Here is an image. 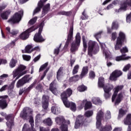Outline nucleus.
I'll return each mask as SVG.
<instances>
[{
	"instance_id": "33",
	"label": "nucleus",
	"mask_w": 131,
	"mask_h": 131,
	"mask_svg": "<svg viewBox=\"0 0 131 131\" xmlns=\"http://www.w3.org/2000/svg\"><path fill=\"white\" fill-rule=\"evenodd\" d=\"M92 102L95 105H100V104H102V101L98 97H93L92 99Z\"/></svg>"
},
{
	"instance_id": "2",
	"label": "nucleus",
	"mask_w": 131,
	"mask_h": 131,
	"mask_svg": "<svg viewBox=\"0 0 131 131\" xmlns=\"http://www.w3.org/2000/svg\"><path fill=\"white\" fill-rule=\"evenodd\" d=\"M25 69H26V66L23 64H20L16 69L13 71L12 77L13 78H15V81L19 79V77L26 74L27 71H25Z\"/></svg>"
},
{
	"instance_id": "40",
	"label": "nucleus",
	"mask_w": 131,
	"mask_h": 131,
	"mask_svg": "<svg viewBox=\"0 0 131 131\" xmlns=\"http://www.w3.org/2000/svg\"><path fill=\"white\" fill-rule=\"evenodd\" d=\"M93 115H94V111H86L84 113V116L86 117H91Z\"/></svg>"
},
{
	"instance_id": "34",
	"label": "nucleus",
	"mask_w": 131,
	"mask_h": 131,
	"mask_svg": "<svg viewBox=\"0 0 131 131\" xmlns=\"http://www.w3.org/2000/svg\"><path fill=\"white\" fill-rule=\"evenodd\" d=\"M124 123L125 125L130 124L131 123V114H128L126 118L124 120Z\"/></svg>"
},
{
	"instance_id": "59",
	"label": "nucleus",
	"mask_w": 131,
	"mask_h": 131,
	"mask_svg": "<svg viewBox=\"0 0 131 131\" xmlns=\"http://www.w3.org/2000/svg\"><path fill=\"white\" fill-rule=\"evenodd\" d=\"M121 53H127L128 52V49L126 47H123L122 49L120 50Z\"/></svg>"
},
{
	"instance_id": "56",
	"label": "nucleus",
	"mask_w": 131,
	"mask_h": 131,
	"mask_svg": "<svg viewBox=\"0 0 131 131\" xmlns=\"http://www.w3.org/2000/svg\"><path fill=\"white\" fill-rule=\"evenodd\" d=\"M42 117V115H40L39 114L37 115L36 116V120H35L36 122H38L39 120L41 119Z\"/></svg>"
},
{
	"instance_id": "17",
	"label": "nucleus",
	"mask_w": 131,
	"mask_h": 131,
	"mask_svg": "<svg viewBox=\"0 0 131 131\" xmlns=\"http://www.w3.org/2000/svg\"><path fill=\"white\" fill-rule=\"evenodd\" d=\"M128 6L131 7V0H125V2L121 4L120 9L118 11H116V12L119 13L121 11H125Z\"/></svg>"
},
{
	"instance_id": "38",
	"label": "nucleus",
	"mask_w": 131,
	"mask_h": 131,
	"mask_svg": "<svg viewBox=\"0 0 131 131\" xmlns=\"http://www.w3.org/2000/svg\"><path fill=\"white\" fill-rule=\"evenodd\" d=\"M50 11V4H47L43 8L42 14H47Z\"/></svg>"
},
{
	"instance_id": "44",
	"label": "nucleus",
	"mask_w": 131,
	"mask_h": 131,
	"mask_svg": "<svg viewBox=\"0 0 131 131\" xmlns=\"http://www.w3.org/2000/svg\"><path fill=\"white\" fill-rule=\"evenodd\" d=\"M79 79V76L78 75H76L73 77H72L70 78V81H77Z\"/></svg>"
},
{
	"instance_id": "29",
	"label": "nucleus",
	"mask_w": 131,
	"mask_h": 131,
	"mask_svg": "<svg viewBox=\"0 0 131 131\" xmlns=\"http://www.w3.org/2000/svg\"><path fill=\"white\" fill-rule=\"evenodd\" d=\"M63 68H60L57 73V79L58 80H60L63 78Z\"/></svg>"
},
{
	"instance_id": "64",
	"label": "nucleus",
	"mask_w": 131,
	"mask_h": 131,
	"mask_svg": "<svg viewBox=\"0 0 131 131\" xmlns=\"http://www.w3.org/2000/svg\"><path fill=\"white\" fill-rule=\"evenodd\" d=\"M39 130L40 131H49L46 128H45L43 127H40Z\"/></svg>"
},
{
	"instance_id": "25",
	"label": "nucleus",
	"mask_w": 131,
	"mask_h": 131,
	"mask_svg": "<svg viewBox=\"0 0 131 131\" xmlns=\"http://www.w3.org/2000/svg\"><path fill=\"white\" fill-rule=\"evenodd\" d=\"M119 27V26L118 25V23L116 21H114L112 25V29H110V28H107L108 33H111L113 29H115L117 30V29H118Z\"/></svg>"
},
{
	"instance_id": "11",
	"label": "nucleus",
	"mask_w": 131,
	"mask_h": 131,
	"mask_svg": "<svg viewBox=\"0 0 131 131\" xmlns=\"http://www.w3.org/2000/svg\"><path fill=\"white\" fill-rule=\"evenodd\" d=\"M75 39V42H73L71 45V52H72L77 51L78 47H79L80 43V34L79 33H77Z\"/></svg>"
},
{
	"instance_id": "63",
	"label": "nucleus",
	"mask_w": 131,
	"mask_h": 131,
	"mask_svg": "<svg viewBox=\"0 0 131 131\" xmlns=\"http://www.w3.org/2000/svg\"><path fill=\"white\" fill-rule=\"evenodd\" d=\"M95 76V73L93 71L90 72V77H91V78H94Z\"/></svg>"
},
{
	"instance_id": "14",
	"label": "nucleus",
	"mask_w": 131,
	"mask_h": 131,
	"mask_svg": "<svg viewBox=\"0 0 131 131\" xmlns=\"http://www.w3.org/2000/svg\"><path fill=\"white\" fill-rule=\"evenodd\" d=\"M121 75H122V72L117 70H115L111 74L110 76V79L113 81H115L117 80V78H118V77H120Z\"/></svg>"
},
{
	"instance_id": "39",
	"label": "nucleus",
	"mask_w": 131,
	"mask_h": 131,
	"mask_svg": "<svg viewBox=\"0 0 131 131\" xmlns=\"http://www.w3.org/2000/svg\"><path fill=\"white\" fill-rule=\"evenodd\" d=\"M88 67H83L81 74V77H83V76L86 75V74H88Z\"/></svg>"
},
{
	"instance_id": "36",
	"label": "nucleus",
	"mask_w": 131,
	"mask_h": 131,
	"mask_svg": "<svg viewBox=\"0 0 131 131\" xmlns=\"http://www.w3.org/2000/svg\"><path fill=\"white\" fill-rule=\"evenodd\" d=\"M6 30L8 31L9 33H10V34H12V35H16V34H17V33L19 32L18 31L16 30H12L11 31V28H10V27H9L6 28Z\"/></svg>"
},
{
	"instance_id": "6",
	"label": "nucleus",
	"mask_w": 131,
	"mask_h": 131,
	"mask_svg": "<svg viewBox=\"0 0 131 131\" xmlns=\"http://www.w3.org/2000/svg\"><path fill=\"white\" fill-rule=\"evenodd\" d=\"M126 38L124 32L120 31L118 33V37L117 38L116 44L115 46L116 50H119L122 47V43Z\"/></svg>"
},
{
	"instance_id": "22",
	"label": "nucleus",
	"mask_w": 131,
	"mask_h": 131,
	"mask_svg": "<svg viewBox=\"0 0 131 131\" xmlns=\"http://www.w3.org/2000/svg\"><path fill=\"white\" fill-rule=\"evenodd\" d=\"M56 85L57 84L55 82V81L53 82L50 84V90L54 94V95H55V96H57L58 94H59V92H58V90H57V88H56Z\"/></svg>"
},
{
	"instance_id": "5",
	"label": "nucleus",
	"mask_w": 131,
	"mask_h": 131,
	"mask_svg": "<svg viewBox=\"0 0 131 131\" xmlns=\"http://www.w3.org/2000/svg\"><path fill=\"white\" fill-rule=\"evenodd\" d=\"M88 125V122L83 116L79 115L76 118L75 122L74 128L78 129L82 126Z\"/></svg>"
},
{
	"instance_id": "15",
	"label": "nucleus",
	"mask_w": 131,
	"mask_h": 131,
	"mask_svg": "<svg viewBox=\"0 0 131 131\" xmlns=\"http://www.w3.org/2000/svg\"><path fill=\"white\" fill-rule=\"evenodd\" d=\"M29 122L31 125V128L29 127L27 124H25L23 127V131H35V129L33 128V126H34V121L32 116H30Z\"/></svg>"
},
{
	"instance_id": "48",
	"label": "nucleus",
	"mask_w": 131,
	"mask_h": 131,
	"mask_svg": "<svg viewBox=\"0 0 131 131\" xmlns=\"http://www.w3.org/2000/svg\"><path fill=\"white\" fill-rule=\"evenodd\" d=\"M23 58L24 60H25V61H30V59H31V56L29 55H23Z\"/></svg>"
},
{
	"instance_id": "8",
	"label": "nucleus",
	"mask_w": 131,
	"mask_h": 131,
	"mask_svg": "<svg viewBox=\"0 0 131 131\" xmlns=\"http://www.w3.org/2000/svg\"><path fill=\"white\" fill-rule=\"evenodd\" d=\"M44 25L45 24L42 22L39 27L38 33L35 34V36H34L33 39L36 42H43V41L46 40V39H45V38L42 37V36H41V31H42V28H43Z\"/></svg>"
},
{
	"instance_id": "24",
	"label": "nucleus",
	"mask_w": 131,
	"mask_h": 131,
	"mask_svg": "<svg viewBox=\"0 0 131 131\" xmlns=\"http://www.w3.org/2000/svg\"><path fill=\"white\" fill-rule=\"evenodd\" d=\"M34 51L33 49V45L32 44L28 45L25 47V51H23V53H27V54H31Z\"/></svg>"
},
{
	"instance_id": "21",
	"label": "nucleus",
	"mask_w": 131,
	"mask_h": 131,
	"mask_svg": "<svg viewBox=\"0 0 131 131\" xmlns=\"http://www.w3.org/2000/svg\"><path fill=\"white\" fill-rule=\"evenodd\" d=\"M48 0H40L38 3V7L34 10L33 15L34 14H36V13H38L39 11H40V9L43 7L45 5V3L47 2Z\"/></svg>"
},
{
	"instance_id": "52",
	"label": "nucleus",
	"mask_w": 131,
	"mask_h": 131,
	"mask_svg": "<svg viewBox=\"0 0 131 131\" xmlns=\"http://www.w3.org/2000/svg\"><path fill=\"white\" fill-rule=\"evenodd\" d=\"M117 37V33L116 32H113L112 33V40H115Z\"/></svg>"
},
{
	"instance_id": "54",
	"label": "nucleus",
	"mask_w": 131,
	"mask_h": 131,
	"mask_svg": "<svg viewBox=\"0 0 131 131\" xmlns=\"http://www.w3.org/2000/svg\"><path fill=\"white\" fill-rule=\"evenodd\" d=\"M102 33V31H100L96 34H95L94 36L95 38H96L98 40V38H100L101 37V34Z\"/></svg>"
},
{
	"instance_id": "61",
	"label": "nucleus",
	"mask_w": 131,
	"mask_h": 131,
	"mask_svg": "<svg viewBox=\"0 0 131 131\" xmlns=\"http://www.w3.org/2000/svg\"><path fill=\"white\" fill-rule=\"evenodd\" d=\"M8 77H9V75L7 74H4L0 76V79H4V78H7Z\"/></svg>"
},
{
	"instance_id": "58",
	"label": "nucleus",
	"mask_w": 131,
	"mask_h": 131,
	"mask_svg": "<svg viewBox=\"0 0 131 131\" xmlns=\"http://www.w3.org/2000/svg\"><path fill=\"white\" fill-rule=\"evenodd\" d=\"M28 115H29V114H25V112H21L20 114V117H23V118H25V117H26V116H28Z\"/></svg>"
},
{
	"instance_id": "10",
	"label": "nucleus",
	"mask_w": 131,
	"mask_h": 131,
	"mask_svg": "<svg viewBox=\"0 0 131 131\" xmlns=\"http://www.w3.org/2000/svg\"><path fill=\"white\" fill-rule=\"evenodd\" d=\"M96 42L90 40L88 42V55L92 56V53H97L99 51V47H95Z\"/></svg>"
},
{
	"instance_id": "27",
	"label": "nucleus",
	"mask_w": 131,
	"mask_h": 131,
	"mask_svg": "<svg viewBox=\"0 0 131 131\" xmlns=\"http://www.w3.org/2000/svg\"><path fill=\"white\" fill-rule=\"evenodd\" d=\"M129 59H130V56H125L124 55L119 56H117L115 58V60L117 62H119V61H123L124 60H128Z\"/></svg>"
},
{
	"instance_id": "32",
	"label": "nucleus",
	"mask_w": 131,
	"mask_h": 131,
	"mask_svg": "<svg viewBox=\"0 0 131 131\" xmlns=\"http://www.w3.org/2000/svg\"><path fill=\"white\" fill-rule=\"evenodd\" d=\"M43 123H44V124H46V125H48V126H52L53 124V121H52V119H51V118H48L45 119L43 121Z\"/></svg>"
},
{
	"instance_id": "20",
	"label": "nucleus",
	"mask_w": 131,
	"mask_h": 131,
	"mask_svg": "<svg viewBox=\"0 0 131 131\" xmlns=\"http://www.w3.org/2000/svg\"><path fill=\"white\" fill-rule=\"evenodd\" d=\"M85 104V110H88V109H90L91 107H92V102L90 101H86L85 100H83L80 106H78V108L79 110H81L82 108H83V106H84Z\"/></svg>"
},
{
	"instance_id": "49",
	"label": "nucleus",
	"mask_w": 131,
	"mask_h": 131,
	"mask_svg": "<svg viewBox=\"0 0 131 131\" xmlns=\"http://www.w3.org/2000/svg\"><path fill=\"white\" fill-rule=\"evenodd\" d=\"M37 20V17H35L31 19L29 21V24H30V25H32L36 22V20Z\"/></svg>"
},
{
	"instance_id": "55",
	"label": "nucleus",
	"mask_w": 131,
	"mask_h": 131,
	"mask_svg": "<svg viewBox=\"0 0 131 131\" xmlns=\"http://www.w3.org/2000/svg\"><path fill=\"white\" fill-rule=\"evenodd\" d=\"M1 115H2V116H3V117H5L7 120L9 119V118L11 117L10 115H7V114L4 112L1 113Z\"/></svg>"
},
{
	"instance_id": "3",
	"label": "nucleus",
	"mask_w": 131,
	"mask_h": 131,
	"mask_svg": "<svg viewBox=\"0 0 131 131\" xmlns=\"http://www.w3.org/2000/svg\"><path fill=\"white\" fill-rule=\"evenodd\" d=\"M122 89V86H118L115 89L114 94L112 97V102H115V105H118L122 100V98L123 97L122 93H120L117 95L118 91Z\"/></svg>"
},
{
	"instance_id": "46",
	"label": "nucleus",
	"mask_w": 131,
	"mask_h": 131,
	"mask_svg": "<svg viewBox=\"0 0 131 131\" xmlns=\"http://www.w3.org/2000/svg\"><path fill=\"white\" fill-rule=\"evenodd\" d=\"M126 113V111L123 110V109H120L119 112V117H122V116H123V115H125Z\"/></svg>"
},
{
	"instance_id": "13",
	"label": "nucleus",
	"mask_w": 131,
	"mask_h": 131,
	"mask_svg": "<svg viewBox=\"0 0 131 131\" xmlns=\"http://www.w3.org/2000/svg\"><path fill=\"white\" fill-rule=\"evenodd\" d=\"M36 28H35L34 27H32L29 28L28 30L23 32L21 34L19 35V37L23 40H25V39H27L28 37H29V33L30 32H32V31H34Z\"/></svg>"
},
{
	"instance_id": "35",
	"label": "nucleus",
	"mask_w": 131,
	"mask_h": 131,
	"mask_svg": "<svg viewBox=\"0 0 131 131\" xmlns=\"http://www.w3.org/2000/svg\"><path fill=\"white\" fill-rule=\"evenodd\" d=\"M18 63V60L14 58L11 59L9 63V66L10 68H14L16 66V64Z\"/></svg>"
},
{
	"instance_id": "41",
	"label": "nucleus",
	"mask_w": 131,
	"mask_h": 131,
	"mask_svg": "<svg viewBox=\"0 0 131 131\" xmlns=\"http://www.w3.org/2000/svg\"><path fill=\"white\" fill-rule=\"evenodd\" d=\"M24 84H25V83L23 81V80L22 79H20L17 81L16 83V87L20 88L21 86H23V85H24Z\"/></svg>"
},
{
	"instance_id": "45",
	"label": "nucleus",
	"mask_w": 131,
	"mask_h": 131,
	"mask_svg": "<svg viewBox=\"0 0 131 131\" xmlns=\"http://www.w3.org/2000/svg\"><path fill=\"white\" fill-rule=\"evenodd\" d=\"M83 39V51L84 52H85L86 51V48H88V46L86 45V40H85V39L84 38V36L82 37Z\"/></svg>"
},
{
	"instance_id": "57",
	"label": "nucleus",
	"mask_w": 131,
	"mask_h": 131,
	"mask_svg": "<svg viewBox=\"0 0 131 131\" xmlns=\"http://www.w3.org/2000/svg\"><path fill=\"white\" fill-rule=\"evenodd\" d=\"M48 66V63H45L44 64H43L39 69V71H42V70H45L46 69V68Z\"/></svg>"
},
{
	"instance_id": "47",
	"label": "nucleus",
	"mask_w": 131,
	"mask_h": 131,
	"mask_svg": "<svg viewBox=\"0 0 131 131\" xmlns=\"http://www.w3.org/2000/svg\"><path fill=\"white\" fill-rule=\"evenodd\" d=\"M105 119H111V113H110V111H107L105 114Z\"/></svg>"
},
{
	"instance_id": "4",
	"label": "nucleus",
	"mask_w": 131,
	"mask_h": 131,
	"mask_svg": "<svg viewBox=\"0 0 131 131\" xmlns=\"http://www.w3.org/2000/svg\"><path fill=\"white\" fill-rule=\"evenodd\" d=\"M55 122L57 124H61L60 126L61 131H68V125L70 124V121L69 120H65L64 117H59L55 118Z\"/></svg>"
},
{
	"instance_id": "50",
	"label": "nucleus",
	"mask_w": 131,
	"mask_h": 131,
	"mask_svg": "<svg viewBox=\"0 0 131 131\" xmlns=\"http://www.w3.org/2000/svg\"><path fill=\"white\" fill-rule=\"evenodd\" d=\"M126 22H127V23H130V22H131V13L127 14Z\"/></svg>"
},
{
	"instance_id": "53",
	"label": "nucleus",
	"mask_w": 131,
	"mask_h": 131,
	"mask_svg": "<svg viewBox=\"0 0 131 131\" xmlns=\"http://www.w3.org/2000/svg\"><path fill=\"white\" fill-rule=\"evenodd\" d=\"M130 68V64H128L123 68V71H124V72H126V71H127V70H128V69H129Z\"/></svg>"
},
{
	"instance_id": "28",
	"label": "nucleus",
	"mask_w": 131,
	"mask_h": 131,
	"mask_svg": "<svg viewBox=\"0 0 131 131\" xmlns=\"http://www.w3.org/2000/svg\"><path fill=\"white\" fill-rule=\"evenodd\" d=\"M7 122H6V125L8 127V128L11 129L14 126V121L13 120V119L11 118H8L7 119Z\"/></svg>"
},
{
	"instance_id": "16",
	"label": "nucleus",
	"mask_w": 131,
	"mask_h": 131,
	"mask_svg": "<svg viewBox=\"0 0 131 131\" xmlns=\"http://www.w3.org/2000/svg\"><path fill=\"white\" fill-rule=\"evenodd\" d=\"M73 40V26H72L70 28L69 32L68 35V38L66 41V43L64 45V48H67L69 46V43Z\"/></svg>"
},
{
	"instance_id": "23",
	"label": "nucleus",
	"mask_w": 131,
	"mask_h": 131,
	"mask_svg": "<svg viewBox=\"0 0 131 131\" xmlns=\"http://www.w3.org/2000/svg\"><path fill=\"white\" fill-rule=\"evenodd\" d=\"M104 118V111L102 108L98 110L96 114V120H102Z\"/></svg>"
},
{
	"instance_id": "51",
	"label": "nucleus",
	"mask_w": 131,
	"mask_h": 131,
	"mask_svg": "<svg viewBox=\"0 0 131 131\" xmlns=\"http://www.w3.org/2000/svg\"><path fill=\"white\" fill-rule=\"evenodd\" d=\"M111 93L110 92H104V98L105 99H109L111 97Z\"/></svg>"
},
{
	"instance_id": "18",
	"label": "nucleus",
	"mask_w": 131,
	"mask_h": 131,
	"mask_svg": "<svg viewBox=\"0 0 131 131\" xmlns=\"http://www.w3.org/2000/svg\"><path fill=\"white\" fill-rule=\"evenodd\" d=\"M7 98H8V96L7 95L0 96V99H2L0 100V107H1L2 109L7 108V106H8V104H7V101H6Z\"/></svg>"
},
{
	"instance_id": "7",
	"label": "nucleus",
	"mask_w": 131,
	"mask_h": 131,
	"mask_svg": "<svg viewBox=\"0 0 131 131\" xmlns=\"http://www.w3.org/2000/svg\"><path fill=\"white\" fill-rule=\"evenodd\" d=\"M104 83V78L100 77L98 80V86L103 88L104 93H110L113 90V85L110 84L105 85Z\"/></svg>"
},
{
	"instance_id": "62",
	"label": "nucleus",
	"mask_w": 131,
	"mask_h": 131,
	"mask_svg": "<svg viewBox=\"0 0 131 131\" xmlns=\"http://www.w3.org/2000/svg\"><path fill=\"white\" fill-rule=\"evenodd\" d=\"M59 51H60V47H58L56 48L54 51V55H58V54H59Z\"/></svg>"
},
{
	"instance_id": "26",
	"label": "nucleus",
	"mask_w": 131,
	"mask_h": 131,
	"mask_svg": "<svg viewBox=\"0 0 131 131\" xmlns=\"http://www.w3.org/2000/svg\"><path fill=\"white\" fill-rule=\"evenodd\" d=\"M49 97L48 96L43 95L42 97V107L43 109H47L48 106V101H49Z\"/></svg>"
},
{
	"instance_id": "19",
	"label": "nucleus",
	"mask_w": 131,
	"mask_h": 131,
	"mask_svg": "<svg viewBox=\"0 0 131 131\" xmlns=\"http://www.w3.org/2000/svg\"><path fill=\"white\" fill-rule=\"evenodd\" d=\"M101 49L103 52V55H104L105 58H109L111 56V53L108 50V48L106 47L105 43H101Z\"/></svg>"
},
{
	"instance_id": "60",
	"label": "nucleus",
	"mask_w": 131,
	"mask_h": 131,
	"mask_svg": "<svg viewBox=\"0 0 131 131\" xmlns=\"http://www.w3.org/2000/svg\"><path fill=\"white\" fill-rule=\"evenodd\" d=\"M61 15H64L65 16H69L71 15V12H66V11H62L61 12Z\"/></svg>"
},
{
	"instance_id": "42",
	"label": "nucleus",
	"mask_w": 131,
	"mask_h": 131,
	"mask_svg": "<svg viewBox=\"0 0 131 131\" xmlns=\"http://www.w3.org/2000/svg\"><path fill=\"white\" fill-rule=\"evenodd\" d=\"M86 86L83 85H81L80 86H79L77 88L78 91H79V92H84V91H86Z\"/></svg>"
},
{
	"instance_id": "43",
	"label": "nucleus",
	"mask_w": 131,
	"mask_h": 131,
	"mask_svg": "<svg viewBox=\"0 0 131 131\" xmlns=\"http://www.w3.org/2000/svg\"><path fill=\"white\" fill-rule=\"evenodd\" d=\"M78 69H79V66L78 64L75 66L72 72L73 74H76L78 72Z\"/></svg>"
},
{
	"instance_id": "31",
	"label": "nucleus",
	"mask_w": 131,
	"mask_h": 131,
	"mask_svg": "<svg viewBox=\"0 0 131 131\" xmlns=\"http://www.w3.org/2000/svg\"><path fill=\"white\" fill-rule=\"evenodd\" d=\"M11 11L10 10H8L5 12H3L1 14V17L3 19V20H7L8 19V16L10 15Z\"/></svg>"
},
{
	"instance_id": "30",
	"label": "nucleus",
	"mask_w": 131,
	"mask_h": 131,
	"mask_svg": "<svg viewBox=\"0 0 131 131\" xmlns=\"http://www.w3.org/2000/svg\"><path fill=\"white\" fill-rule=\"evenodd\" d=\"M51 111L53 114H59L60 113V108H58L57 105H54L52 107Z\"/></svg>"
},
{
	"instance_id": "37",
	"label": "nucleus",
	"mask_w": 131,
	"mask_h": 131,
	"mask_svg": "<svg viewBox=\"0 0 131 131\" xmlns=\"http://www.w3.org/2000/svg\"><path fill=\"white\" fill-rule=\"evenodd\" d=\"M23 81L24 83H27V82H29L31 79H32V77H30L28 75L25 76L23 78H21Z\"/></svg>"
},
{
	"instance_id": "9",
	"label": "nucleus",
	"mask_w": 131,
	"mask_h": 131,
	"mask_svg": "<svg viewBox=\"0 0 131 131\" xmlns=\"http://www.w3.org/2000/svg\"><path fill=\"white\" fill-rule=\"evenodd\" d=\"M23 16V10H20L18 12L16 13L12 18L8 21L10 24L18 23L21 21L22 16Z\"/></svg>"
},
{
	"instance_id": "12",
	"label": "nucleus",
	"mask_w": 131,
	"mask_h": 131,
	"mask_svg": "<svg viewBox=\"0 0 131 131\" xmlns=\"http://www.w3.org/2000/svg\"><path fill=\"white\" fill-rule=\"evenodd\" d=\"M96 127L99 128L100 131H112V127L111 125L107 124L104 126H102L101 121L102 120H96Z\"/></svg>"
},
{
	"instance_id": "1",
	"label": "nucleus",
	"mask_w": 131,
	"mask_h": 131,
	"mask_svg": "<svg viewBox=\"0 0 131 131\" xmlns=\"http://www.w3.org/2000/svg\"><path fill=\"white\" fill-rule=\"evenodd\" d=\"M72 95V90L68 89L66 92L62 93L61 95V100L66 107L69 108L70 107L71 110L75 112L76 111V104L74 102H69L67 98Z\"/></svg>"
}]
</instances>
